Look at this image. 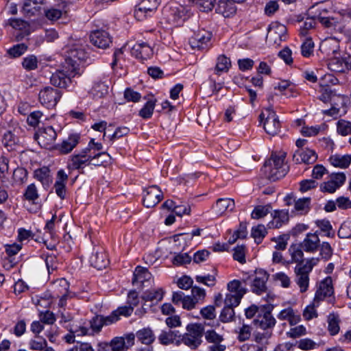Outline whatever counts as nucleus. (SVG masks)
<instances>
[{
  "instance_id": "obj_1",
  "label": "nucleus",
  "mask_w": 351,
  "mask_h": 351,
  "mask_svg": "<svg viewBox=\"0 0 351 351\" xmlns=\"http://www.w3.org/2000/svg\"><path fill=\"white\" fill-rule=\"evenodd\" d=\"M84 53L81 49H71L68 57L65 59L66 65L63 70H58L53 73L51 77V83L60 88H66L71 82V77L77 74L78 63L77 60H83Z\"/></svg>"
},
{
  "instance_id": "obj_2",
  "label": "nucleus",
  "mask_w": 351,
  "mask_h": 351,
  "mask_svg": "<svg viewBox=\"0 0 351 351\" xmlns=\"http://www.w3.org/2000/svg\"><path fill=\"white\" fill-rule=\"evenodd\" d=\"M285 154H272L270 158L265 162L262 171L265 177L271 182L283 178L288 171V167L285 164Z\"/></svg>"
},
{
  "instance_id": "obj_3",
  "label": "nucleus",
  "mask_w": 351,
  "mask_h": 351,
  "mask_svg": "<svg viewBox=\"0 0 351 351\" xmlns=\"http://www.w3.org/2000/svg\"><path fill=\"white\" fill-rule=\"evenodd\" d=\"M204 332V326L200 324H191L186 326V332L182 336V343L191 349L197 348L202 343Z\"/></svg>"
},
{
  "instance_id": "obj_4",
  "label": "nucleus",
  "mask_w": 351,
  "mask_h": 351,
  "mask_svg": "<svg viewBox=\"0 0 351 351\" xmlns=\"http://www.w3.org/2000/svg\"><path fill=\"white\" fill-rule=\"evenodd\" d=\"M229 291L224 299V303L228 305H239L243 295L247 292V289L242 286L241 281L233 280L227 285Z\"/></svg>"
},
{
  "instance_id": "obj_5",
  "label": "nucleus",
  "mask_w": 351,
  "mask_h": 351,
  "mask_svg": "<svg viewBox=\"0 0 351 351\" xmlns=\"http://www.w3.org/2000/svg\"><path fill=\"white\" fill-rule=\"evenodd\" d=\"M261 122H263L265 132L270 135H276L280 129V123L276 112L270 108L263 110L259 115Z\"/></svg>"
},
{
  "instance_id": "obj_6",
  "label": "nucleus",
  "mask_w": 351,
  "mask_h": 351,
  "mask_svg": "<svg viewBox=\"0 0 351 351\" xmlns=\"http://www.w3.org/2000/svg\"><path fill=\"white\" fill-rule=\"evenodd\" d=\"M34 138L41 147L51 149L54 145L57 132L52 126H44L38 130Z\"/></svg>"
},
{
  "instance_id": "obj_7",
  "label": "nucleus",
  "mask_w": 351,
  "mask_h": 351,
  "mask_svg": "<svg viewBox=\"0 0 351 351\" xmlns=\"http://www.w3.org/2000/svg\"><path fill=\"white\" fill-rule=\"evenodd\" d=\"M160 4L159 0H141L136 5L134 16L138 21H143L147 16H152Z\"/></svg>"
},
{
  "instance_id": "obj_8",
  "label": "nucleus",
  "mask_w": 351,
  "mask_h": 351,
  "mask_svg": "<svg viewBox=\"0 0 351 351\" xmlns=\"http://www.w3.org/2000/svg\"><path fill=\"white\" fill-rule=\"evenodd\" d=\"M346 180L344 173H333L328 176L327 181L320 184V191L323 193H333L345 183Z\"/></svg>"
},
{
  "instance_id": "obj_9",
  "label": "nucleus",
  "mask_w": 351,
  "mask_h": 351,
  "mask_svg": "<svg viewBox=\"0 0 351 351\" xmlns=\"http://www.w3.org/2000/svg\"><path fill=\"white\" fill-rule=\"evenodd\" d=\"M135 336L133 333L123 337H115L109 343H106L111 351H128L134 344Z\"/></svg>"
},
{
  "instance_id": "obj_10",
  "label": "nucleus",
  "mask_w": 351,
  "mask_h": 351,
  "mask_svg": "<svg viewBox=\"0 0 351 351\" xmlns=\"http://www.w3.org/2000/svg\"><path fill=\"white\" fill-rule=\"evenodd\" d=\"M212 33L205 29H201L195 32L189 39V45L193 49H204L210 45Z\"/></svg>"
},
{
  "instance_id": "obj_11",
  "label": "nucleus",
  "mask_w": 351,
  "mask_h": 351,
  "mask_svg": "<svg viewBox=\"0 0 351 351\" xmlns=\"http://www.w3.org/2000/svg\"><path fill=\"white\" fill-rule=\"evenodd\" d=\"M38 97L42 105L51 108L56 106L61 95L58 89L47 86L40 90Z\"/></svg>"
},
{
  "instance_id": "obj_12",
  "label": "nucleus",
  "mask_w": 351,
  "mask_h": 351,
  "mask_svg": "<svg viewBox=\"0 0 351 351\" xmlns=\"http://www.w3.org/2000/svg\"><path fill=\"white\" fill-rule=\"evenodd\" d=\"M295 275V282L300 288L301 293H305L309 287V274L311 273L310 267H302L298 263L294 269Z\"/></svg>"
},
{
  "instance_id": "obj_13",
  "label": "nucleus",
  "mask_w": 351,
  "mask_h": 351,
  "mask_svg": "<svg viewBox=\"0 0 351 351\" xmlns=\"http://www.w3.org/2000/svg\"><path fill=\"white\" fill-rule=\"evenodd\" d=\"M143 204L147 208L154 207L163 198V193L156 185L149 186L145 190Z\"/></svg>"
},
{
  "instance_id": "obj_14",
  "label": "nucleus",
  "mask_w": 351,
  "mask_h": 351,
  "mask_svg": "<svg viewBox=\"0 0 351 351\" xmlns=\"http://www.w3.org/2000/svg\"><path fill=\"white\" fill-rule=\"evenodd\" d=\"M269 278V274L263 269L256 270L255 276L252 280L251 290L253 293L261 295L267 291L266 282Z\"/></svg>"
},
{
  "instance_id": "obj_15",
  "label": "nucleus",
  "mask_w": 351,
  "mask_h": 351,
  "mask_svg": "<svg viewBox=\"0 0 351 351\" xmlns=\"http://www.w3.org/2000/svg\"><path fill=\"white\" fill-rule=\"evenodd\" d=\"M204 335L206 341L213 344L208 346V351H225L226 346L221 343L224 340L223 335L213 329L208 330Z\"/></svg>"
},
{
  "instance_id": "obj_16",
  "label": "nucleus",
  "mask_w": 351,
  "mask_h": 351,
  "mask_svg": "<svg viewBox=\"0 0 351 351\" xmlns=\"http://www.w3.org/2000/svg\"><path fill=\"white\" fill-rule=\"evenodd\" d=\"M333 293L332 280L330 277H326L319 283V288L315 294V302L319 303L326 297L331 296Z\"/></svg>"
},
{
  "instance_id": "obj_17",
  "label": "nucleus",
  "mask_w": 351,
  "mask_h": 351,
  "mask_svg": "<svg viewBox=\"0 0 351 351\" xmlns=\"http://www.w3.org/2000/svg\"><path fill=\"white\" fill-rule=\"evenodd\" d=\"M90 43L98 48L106 49L111 43L109 34L104 30H95L90 34Z\"/></svg>"
},
{
  "instance_id": "obj_18",
  "label": "nucleus",
  "mask_w": 351,
  "mask_h": 351,
  "mask_svg": "<svg viewBox=\"0 0 351 351\" xmlns=\"http://www.w3.org/2000/svg\"><path fill=\"white\" fill-rule=\"evenodd\" d=\"M91 162L88 159L83 151H80L78 154H73L71 156L67 167L71 170H82L85 167L90 165Z\"/></svg>"
},
{
  "instance_id": "obj_19",
  "label": "nucleus",
  "mask_w": 351,
  "mask_h": 351,
  "mask_svg": "<svg viewBox=\"0 0 351 351\" xmlns=\"http://www.w3.org/2000/svg\"><path fill=\"white\" fill-rule=\"evenodd\" d=\"M116 322L114 314L108 316L96 315L90 320V329L95 332H99L104 326H108Z\"/></svg>"
},
{
  "instance_id": "obj_20",
  "label": "nucleus",
  "mask_w": 351,
  "mask_h": 351,
  "mask_svg": "<svg viewBox=\"0 0 351 351\" xmlns=\"http://www.w3.org/2000/svg\"><path fill=\"white\" fill-rule=\"evenodd\" d=\"M53 287L56 291L55 296L60 298L59 306L61 307L65 306L69 287L68 281L64 278L57 280L54 282Z\"/></svg>"
},
{
  "instance_id": "obj_21",
  "label": "nucleus",
  "mask_w": 351,
  "mask_h": 351,
  "mask_svg": "<svg viewBox=\"0 0 351 351\" xmlns=\"http://www.w3.org/2000/svg\"><path fill=\"white\" fill-rule=\"evenodd\" d=\"M317 158L315 152L313 149H298L293 154V160L297 163L312 164Z\"/></svg>"
},
{
  "instance_id": "obj_22",
  "label": "nucleus",
  "mask_w": 351,
  "mask_h": 351,
  "mask_svg": "<svg viewBox=\"0 0 351 351\" xmlns=\"http://www.w3.org/2000/svg\"><path fill=\"white\" fill-rule=\"evenodd\" d=\"M103 146L100 143H95V139L92 138L88 146L83 149V153L85 154L87 156H88V159L91 161L95 158L99 156H104L106 158L108 157L107 152H102Z\"/></svg>"
},
{
  "instance_id": "obj_23",
  "label": "nucleus",
  "mask_w": 351,
  "mask_h": 351,
  "mask_svg": "<svg viewBox=\"0 0 351 351\" xmlns=\"http://www.w3.org/2000/svg\"><path fill=\"white\" fill-rule=\"evenodd\" d=\"M68 180V176L63 169H60L57 173V179L53 188L56 195L62 199L66 197V184Z\"/></svg>"
},
{
  "instance_id": "obj_24",
  "label": "nucleus",
  "mask_w": 351,
  "mask_h": 351,
  "mask_svg": "<svg viewBox=\"0 0 351 351\" xmlns=\"http://www.w3.org/2000/svg\"><path fill=\"white\" fill-rule=\"evenodd\" d=\"M80 136L78 134H73L58 145L57 149L62 154L70 153L79 143Z\"/></svg>"
},
{
  "instance_id": "obj_25",
  "label": "nucleus",
  "mask_w": 351,
  "mask_h": 351,
  "mask_svg": "<svg viewBox=\"0 0 351 351\" xmlns=\"http://www.w3.org/2000/svg\"><path fill=\"white\" fill-rule=\"evenodd\" d=\"M131 53L136 58L147 59L153 54L152 47L146 43H136L131 49Z\"/></svg>"
},
{
  "instance_id": "obj_26",
  "label": "nucleus",
  "mask_w": 351,
  "mask_h": 351,
  "mask_svg": "<svg viewBox=\"0 0 351 351\" xmlns=\"http://www.w3.org/2000/svg\"><path fill=\"white\" fill-rule=\"evenodd\" d=\"M237 11L234 1L230 0H220L216 8V12L226 18L232 16Z\"/></svg>"
},
{
  "instance_id": "obj_27",
  "label": "nucleus",
  "mask_w": 351,
  "mask_h": 351,
  "mask_svg": "<svg viewBox=\"0 0 351 351\" xmlns=\"http://www.w3.org/2000/svg\"><path fill=\"white\" fill-rule=\"evenodd\" d=\"M319 245V239L317 234L308 233L300 244L301 248L306 252L313 253L315 252Z\"/></svg>"
},
{
  "instance_id": "obj_28",
  "label": "nucleus",
  "mask_w": 351,
  "mask_h": 351,
  "mask_svg": "<svg viewBox=\"0 0 351 351\" xmlns=\"http://www.w3.org/2000/svg\"><path fill=\"white\" fill-rule=\"evenodd\" d=\"M328 66L335 72L342 73L350 71L351 70V57L342 59L333 58L330 61Z\"/></svg>"
},
{
  "instance_id": "obj_29",
  "label": "nucleus",
  "mask_w": 351,
  "mask_h": 351,
  "mask_svg": "<svg viewBox=\"0 0 351 351\" xmlns=\"http://www.w3.org/2000/svg\"><path fill=\"white\" fill-rule=\"evenodd\" d=\"M90 263L93 267L101 270L109 264L107 255L104 250L95 251L90 257Z\"/></svg>"
},
{
  "instance_id": "obj_30",
  "label": "nucleus",
  "mask_w": 351,
  "mask_h": 351,
  "mask_svg": "<svg viewBox=\"0 0 351 351\" xmlns=\"http://www.w3.org/2000/svg\"><path fill=\"white\" fill-rule=\"evenodd\" d=\"M234 208V201L230 198H219L213 206V209L215 214L220 216L226 211H231Z\"/></svg>"
},
{
  "instance_id": "obj_31",
  "label": "nucleus",
  "mask_w": 351,
  "mask_h": 351,
  "mask_svg": "<svg viewBox=\"0 0 351 351\" xmlns=\"http://www.w3.org/2000/svg\"><path fill=\"white\" fill-rule=\"evenodd\" d=\"M289 221V213L287 210H275L273 214V219L268 223L269 228H279Z\"/></svg>"
},
{
  "instance_id": "obj_32",
  "label": "nucleus",
  "mask_w": 351,
  "mask_h": 351,
  "mask_svg": "<svg viewBox=\"0 0 351 351\" xmlns=\"http://www.w3.org/2000/svg\"><path fill=\"white\" fill-rule=\"evenodd\" d=\"M287 32L286 27L282 24H274L269 28L267 38L273 39L275 43L282 40Z\"/></svg>"
},
{
  "instance_id": "obj_33",
  "label": "nucleus",
  "mask_w": 351,
  "mask_h": 351,
  "mask_svg": "<svg viewBox=\"0 0 351 351\" xmlns=\"http://www.w3.org/2000/svg\"><path fill=\"white\" fill-rule=\"evenodd\" d=\"M277 317L280 320H287L291 326L296 325L301 320L300 315L291 307L282 310Z\"/></svg>"
},
{
  "instance_id": "obj_34",
  "label": "nucleus",
  "mask_w": 351,
  "mask_h": 351,
  "mask_svg": "<svg viewBox=\"0 0 351 351\" xmlns=\"http://www.w3.org/2000/svg\"><path fill=\"white\" fill-rule=\"evenodd\" d=\"M330 164L335 167L341 169L348 168L351 163V155H340L335 154L329 158Z\"/></svg>"
},
{
  "instance_id": "obj_35",
  "label": "nucleus",
  "mask_w": 351,
  "mask_h": 351,
  "mask_svg": "<svg viewBox=\"0 0 351 351\" xmlns=\"http://www.w3.org/2000/svg\"><path fill=\"white\" fill-rule=\"evenodd\" d=\"M341 320L339 315L334 313H330L327 318L328 330L330 335H335L339 333L340 330L339 323Z\"/></svg>"
},
{
  "instance_id": "obj_36",
  "label": "nucleus",
  "mask_w": 351,
  "mask_h": 351,
  "mask_svg": "<svg viewBox=\"0 0 351 351\" xmlns=\"http://www.w3.org/2000/svg\"><path fill=\"white\" fill-rule=\"evenodd\" d=\"M163 296L164 291L162 289L159 288L156 290H148L145 291L142 298L146 302H151L156 304L162 300Z\"/></svg>"
},
{
  "instance_id": "obj_37",
  "label": "nucleus",
  "mask_w": 351,
  "mask_h": 351,
  "mask_svg": "<svg viewBox=\"0 0 351 351\" xmlns=\"http://www.w3.org/2000/svg\"><path fill=\"white\" fill-rule=\"evenodd\" d=\"M0 126L2 129L7 130V132L10 131L12 133H20L21 131L17 121L10 117H6L3 119L1 121Z\"/></svg>"
},
{
  "instance_id": "obj_38",
  "label": "nucleus",
  "mask_w": 351,
  "mask_h": 351,
  "mask_svg": "<svg viewBox=\"0 0 351 351\" xmlns=\"http://www.w3.org/2000/svg\"><path fill=\"white\" fill-rule=\"evenodd\" d=\"M152 277V274L148 271L146 268L138 266L136 267L134 272V278L132 283L141 282L143 284L145 281L149 280Z\"/></svg>"
},
{
  "instance_id": "obj_39",
  "label": "nucleus",
  "mask_w": 351,
  "mask_h": 351,
  "mask_svg": "<svg viewBox=\"0 0 351 351\" xmlns=\"http://www.w3.org/2000/svg\"><path fill=\"white\" fill-rule=\"evenodd\" d=\"M20 133H12L10 131L6 132L3 134L2 143L8 150H13L15 149V146H16L19 142L17 136Z\"/></svg>"
},
{
  "instance_id": "obj_40",
  "label": "nucleus",
  "mask_w": 351,
  "mask_h": 351,
  "mask_svg": "<svg viewBox=\"0 0 351 351\" xmlns=\"http://www.w3.org/2000/svg\"><path fill=\"white\" fill-rule=\"evenodd\" d=\"M138 341L145 345L152 343L155 340V336L152 330L149 328H143L136 332Z\"/></svg>"
},
{
  "instance_id": "obj_41",
  "label": "nucleus",
  "mask_w": 351,
  "mask_h": 351,
  "mask_svg": "<svg viewBox=\"0 0 351 351\" xmlns=\"http://www.w3.org/2000/svg\"><path fill=\"white\" fill-rule=\"evenodd\" d=\"M320 47L328 55L335 54L339 50V43L334 38H328L322 43Z\"/></svg>"
},
{
  "instance_id": "obj_42",
  "label": "nucleus",
  "mask_w": 351,
  "mask_h": 351,
  "mask_svg": "<svg viewBox=\"0 0 351 351\" xmlns=\"http://www.w3.org/2000/svg\"><path fill=\"white\" fill-rule=\"evenodd\" d=\"M170 15L175 22H179L180 20L184 21L186 19L185 8L180 5H172L169 8Z\"/></svg>"
},
{
  "instance_id": "obj_43",
  "label": "nucleus",
  "mask_w": 351,
  "mask_h": 351,
  "mask_svg": "<svg viewBox=\"0 0 351 351\" xmlns=\"http://www.w3.org/2000/svg\"><path fill=\"white\" fill-rule=\"evenodd\" d=\"M108 86L103 82L95 83L89 91V94L94 99H99L104 97L108 93Z\"/></svg>"
},
{
  "instance_id": "obj_44",
  "label": "nucleus",
  "mask_w": 351,
  "mask_h": 351,
  "mask_svg": "<svg viewBox=\"0 0 351 351\" xmlns=\"http://www.w3.org/2000/svg\"><path fill=\"white\" fill-rule=\"evenodd\" d=\"M261 328L264 330H271L276 324V319L270 313H266L258 320Z\"/></svg>"
},
{
  "instance_id": "obj_45",
  "label": "nucleus",
  "mask_w": 351,
  "mask_h": 351,
  "mask_svg": "<svg viewBox=\"0 0 351 351\" xmlns=\"http://www.w3.org/2000/svg\"><path fill=\"white\" fill-rule=\"evenodd\" d=\"M231 66V62L229 58L224 55L219 56L217 59L215 66V73L218 75L222 72H227Z\"/></svg>"
},
{
  "instance_id": "obj_46",
  "label": "nucleus",
  "mask_w": 351,
  "mask_h": 351,
  "mask_svg": "<svg viewBox=\"0 0 351 351\" xmlns=\"http://www.w3.org/2000/svg\"><path fill=\"white\" fill-rule=\"evenodd\" d=\"M29 348L32 350L43 351L47 346V340L39 335H36L34 338L29 340Z\"/></svg>"
},
{
  "instance_id": "obj_47",
  "label": "nucleus",
  "mask_w": 351,
  "mask_h": 351,
  "mask_svg": "<svg viewBox=\"0 0 351 351\" xmlns=\"http://www.w3.org/2000/svg\"><path fill=\"white\" fill-rule=\"evenodd\" d=\"M156 99L148 100L139 111V116L143 119H147L152 117L156 106Z\"/></svg>"
},
{
  "instance_id": "obj_48",
  "label": "nucleus",
  "mask_w": 351,
  "mask_h": 351,
  "mask_svg": "<svg viewBox=\"0 0 351 351\" xmlns=\"http://www.w3.org/2000/svg\"><path fill=\"white\" fill-rule=\"evenodd\" d=\"M40 10V6L35 1L27 0L23 6L22 11L24 14L31 16L36 15Z\"/></svg>"
},
{
  "instance_id": "obj_49",
  "label": "nucleus",
  "mask_w": 351,
  "mask_h": 351,
  "mask_svg": "<svg viewBox=\"0 0 351 351\" xmlns=\"http://www.w3.org/2000/svg\"><path fill=\"white\" fill-rule=\"evenodd\" d=\"M43 119H47L46 116L40 110H35L31 112L27 117V123L32 127H36Z\"/></svg>"
},
{
  "instance_id": "obj_50",
  "label": "nucleus",
  "mask_w": 351,
  "mask_h": 351,
  "mask_svg": "<svg viewBox=\"0 0 351 351\" xmlns=\"http://www.w3.org/2000/svg\"><path fill=\"white\" fill-rule=\"evenodd\" d=\"M238 305H228L225 304L224 308L222 309L219 318L223 322H229L232 320L234 315V307Z\"/></svg>"
},
{
  "instance_id": "obj_51",
  "label": "nucleus",
  "mask_w": 351,
  "mask_h": 351,
  "mask_svg": "<svg viewBox=\"0 0 351 351\" xmlns=\"http://www.w3.org/2000/svg\"><path fill=\"white\" fill-rule=\"evenodd\" d=\"M267 232L264 225L259 224L252 229L251 235L257 243H260Z\"/></svg>"
},
{
  "instance_id": "obj_52",
  "label": "nucleus",
  "mask_w": 351,
  "mask_h": 351,
  "mask_svg": "<svg viewBox=\"0 0 351 351\" xmlns=\"http://www.w3.org/2000/svg\"><path fill=\"white\" fill-rule=\"evenodd\" d=\"M38 60L36 56L28 55L23 58L22 62L23 67L27 71L35 70L38 68Z\"/></svg>"
},
{
  "instance_id": "obj_53",
  "label": "nucleus",
  "mask_w": 351,
  "mask_h": 351,
  "mask_svg": "<svg viewBox=\"0 0 351 351\" xmlns=\"http://www.w3.org/2000/svg\"><path fill=\"white\" fill-rule=\"evenodd\" d=\"M337 133L341 136H348L351 134V122L340 119L337 123Z\"/></svg>"
},
{
  "instance_id": "obj_54",
  "label": "nucleus",
  "mask_w": 351,
  "mask_h": 351,
  "mask_svg": "<svg viewBox=\"0 0 351 351\" xmlns=\"http://www.w3.org/2000/svg\"><path fill=\"white\" fill-rule=\"evenodd\" d=\"M311 199L308 197L301 198L295 201V210L299 214L302 215L306 213L309 210Z\"/></svg>"
},
{
  "instance_id": "obj_55",
  "label": "nucleus",
  "mask_w": 351,
  "mask_h": 351,
  "mask_svg": "<svg viewBox=\"0 0 351 351\" xmlns=\"http://www.w3.org/2000/svg\"><path fill=\"white\" fill-rule=\"evenodd\" d=\"M306 327L303 325H299L291 328L290 330L286 332V335L289 338L297 339L306 335Z\"/></svg>"
},
{
  "instance_id": "obj_56",
  "label": "nucleus",
  "mask_w": 351,
  "mask_h": 351,
  "mask_svg": "<svg viewBox=\"0 0 351 351\" xmlns=\"http://www.w3.org/2000/svg\"><path fill=\"white\" fill-rule=\"evenodd\" d=\"M189 1L195 4L201 11L208 12L213 8L215 0H189Z\"/></svg>"
},
{
  "instance_id": "obj_57",
  "label": "nucleus",
  "mask_w": 351,
  "mask_h": 351,
  "mask_svg": "<svg viewBox=\"0 0 351 351\" xmlns=\"http://www.w3.org/2000/svg\"><path fill=\"white\" fill-rule=\"evenodd\" d=\"M27 50V46L24 43L17 44L8 50V53L12 58L22 56Z\"/></svg>"
},
{
  "instance_id": "obj_58",
  "label": "nucleus",
  "mask_w": 351,
  "mask_h": 351,
  "mask_svg": "<svg viewBox=\"0 0 351 351\" xmlns=\"http://www.w3.org/2000/svg\"><path fill=\"white\" fill-rule=\"evenodd\" d=\"M24 197L26 200L29 202H34L38 198V192L34 184H31L27 186Z\"/></svg>"
},
{
  "instance_id": "obj_59",
  "label": "nucleus",
  "mask_w": 351,
  "mask_h": 351,
  "mask_svg": "<svg viewBox=\"0 0 351 351\" xmlns=\"http://www.w3.org/2000/svg\"><path fill=\"white\" fill-rule=\"evenodd\" d=\"M36 179L43 184H47L49 182V171L47 167H43L34 171Z\"/></svg>"
},
{
  "instance_id": "obj_60",
  "label": "nucleus",
  "mask_w": 351,
  "mask_h": 351,
  "mask_svg": "<svg viewBox=\"0 0 351 351\" xmlns=\"http://www.w3.org/2000/svg\"><path fill=\"white\" fill-rule=\"evenodd\" d=\"M319 303L315 302V299L311 304L307 306L303 311V317L306 320H310L314 317H317V313L315 310V306H318Z\"/></svg>"
},
{
  "instance_id": "obj_61",
  "label": "nucleus",
  "mask_w": 351,
  "mask_h": 351,
  "mask_svg": "<svg viewBox=\"0 0 351 351\" xmlns=\"http://www.w3.org/2000/svg\"><path fill=\"white\" fill-rule=\"evenodd\" d=\"M273 278L275 281L279 282L284 288H289L291 283L290 278L284 272L276 273Z\"/></svg>"
},
{
  "instance_id": "obj_62",
  "label": "nucleus",
  "mask_w": 351,
  "mask_h": 351,
  "mask_svg": "<svg viewBox=\"0 0 351 351\" xmlns=\"http://www.w3.org/2000/svg\"><path fill=\"white\" fill-rule=\"evenodd\" d=\"M314 43L311 38H307L301 46L302 55L304 57H309L313 53Z\"/></svg>"
},
{
  "instance_id": "obj_63",
  "label": "nucleus",
  "mask_w": 351,
  "mask_h": 351,
  "mask_svg": "<svg viewBox=\"0 0 351 351\" xmlns=\"http://www.w3.org/2000/svg\"><path fill=\"white\" fill-rule=\"evenodd\" d=\"M191 261V258L187 253H180L174 256L172 263L176 266H181L190 263Z\"/></svg>"
},
{
  "instance_id": "obj_64",
  "label": "nucleus",
  "mask_w": 351,
  "mask_h": 351,
  "mask_svg": "<svg viewBox=\"0 0 351 351\" xmlns=\"http://www.w3.org/2000/svg\"><path fill=\"white\" fill-rule=\"evenodd\" d=\"M337 234L341 239L351 238V221L344 222L341 226Z\"/></svg>"
}]
</instances>
